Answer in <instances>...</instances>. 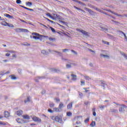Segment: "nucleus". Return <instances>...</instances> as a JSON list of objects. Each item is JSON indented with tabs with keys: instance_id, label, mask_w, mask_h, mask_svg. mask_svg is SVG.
<instances>
[{
	"instance_id": "f257e3e1",
	"label": "nucleus",
	"mask_w": 127,
	"mask_h": 127,
	"mask_svg": "<svg viewBox=\"0 0 127 127\" xmlns=\"http://www.w3.org/2000/svg\"><path fill=\"white\" fill-rule=\"evenodd\" d=\"M30 38H33L34 40H42L43 39V36L37 33H33L32 35L30 36Z\"/></svg>"
},
{
	"instance_id": "f03ea898",
	"label": "nucleus",
	"mask_w": 127,
	"mask_h": 127,
	"mask_svg": "<svg viewBox=\"0 0 127 127\" xmlns=\"http://www.w3.org/2000/svg\"><path fill=\"white\" fill-rule=\"evenodd\" d=\"M76 31L78 32H81L84 35V36H85L86 37H88V36H89V33L87 32L84 30H82L81 29H76Z\"/></svg>"
},
{
	"instance_id": "7ed1b4c3",
	"label": "nucleus",
	"mask_w": 127,
	"mask_h": 127,
	"mask_svg": "<svg viewBox=\"0 0 127 127\" xmlns=\"http://www.w3.org/2000/svg\"><path fill=\"white\" fill-rule=\"evenodd\" d=\"M100 56L101 57H103L105 59H110L111 58V56L110 55V54L107 53H103V54H100Z\"/></svg>"
},
{
	"instance_id": "20e7f679",
	"label": "nucleus",
	"mask_w": 127,
	"mask_h": 127,
	"mask_svg": "<svg viewBox=\"0 0 127 127\" xmlns=\"http://www.w3.org/2000/svg\"><path fill=\"white\" fill-rule=\"evenodd\" d=\"M15 31L16 32H28V30L22 28H16L15 29Z\"/></svg>"
},
{
	"instance_id": "39448f33",
	"label": "nucleus",
	"mask_w": 127,
	"mask_h": 127,
	"mask_svg": "<svg viewBox=\"0 0 127 127\" xmlns=\"http://www.w3.org/2000/svg\"><path fill=\"white\" fill-rule=\"evenodd\" d=\"M5 52H6V53L5 54V56H6L7 57H9L10 56V53H14V51H9L8 50H6L5 51Z\"/></svg>"
},
{
	"instance_id": "423d86ee",
	"label": "nucleus",
	"mask_w": 127,
	"mask_h": 127,
	"mask_svg": "<svg viewBox=\"0 0 127 127\" xmlns=\"http://www.w3.org/2000/svg\"><path fill=\"white\" fill-rule=\"evenodd\" d=\"M32 119L34 122H36V123H40L41 122V119L39 118L36 117V116L33 117Z\"/></svg>"
},
{
	"instance_id": "0eeeda50",
	"label": "nucleus",
	"mask_w": 127,
	"mask_h": 127,
	"mask_svg": "<svg viewBox=\"0 0 127 127\" xmlns=\"http://www.w3.org/2000/svg\"><path fill=\"white\" fill-rule=\"evenodd\" d=\"M125 107H126V106L124 105H120V108L119 109L120 113H123L125 112Z\"/></svg>"
},
{
	"instance_id": "6e6552de",
	"label": "nucleus",
	"mask_w": 127,
	"mask_h": 127,
	"mask_svg": "<svg viewBox=\"0 0 127 127\" xmlns=\"http://www.w3.org/2000/svg\"><path fill=\"white\" fill-rule=\"evenodd\" d=\"M55 121L58 123H59L60 124H62V120H61V119L59 118V116H56Z\"/></svg>"
},
{
	"instance_id": "1a4fd4ad",
	"label": "nucleus",
	"mask_w": 127,
	"mask_h": 127,
	"mask_svg": "<svg viewBox=\"0 0 127 127\" xmlns=\"http://www.w3.org/2000/svg\"><path fill=\"white\" fill-rule=\"evenodd\" d=\"M16 121L18 122V124H24V123H25V122H24V120L20 119L19 118L16 119Z\"/></svg>"
},
{
	"instance_id": "9d476101",
	"label": "nucleus",
	"mask_w": 127,
	"mask_h": 127,
	"mask_svg": "<svg viewBox=\"0 0 127 127\" xmlns=\"http://www.w3.org/2000/svg\"><path fill=\"white\" fill-rule=\"evenodd\" d=\"M53 20H55L56 19H60V16L57 14H56V15H54V16H53Z\"/></svg>"
},
{
	"instance_id": "9b49d317",
	"label": "nucleus",
	"mask_w": 127,
	"mask_h": 127,
	"mask_svg": "<svg viewBox=\"0 0 127 127\" xmlns=\"http://www.w3.org/2000/svg\"><path fill=\"white\" fill-rule=\"evenodd\" d=\"M30 96H27L26 99L24 100L25 104H27V103H29L30 102Z\"/></svg>"
},
{
	"instance_id": "f8f14e48",
	"label": "nucleus",
	"mask_w": 127,
	"mask_h": 127,
	"mask_svg": "<svg viewBox=\"0 0 127 127\" xmlns=\"http://www.w3.org/2000/svg\"><path fill=\"white\" fill-rule=\"evenodd\" d=\"M4 118H9L10 116L9 113H8L7 111H5L4 113Z\"/></svg>"
},
{
	"instance_id": "ddd939ff",
	"label": "nucleus",
	"mask_w": 127,
	"mask_h": 127,
	"mask_svg": "<svg viewBox=\"0 0 127 127\" xmlns=\"http://www.w3.org/2000/svg\"><path fill=\"white\" fill-rule=\"evenodd\" d=\"M17 57V56L16 55V52L15 51H14V53H12V58L13 59H15Z\"/></svg>"
},
{
	"instance_id": "4468645a",
	"label": "nucleus",
	"mask_w": 127,
	"mask_h": 127,
	"mask_svg": "<svg viewBox=\"0 0 127 127\" xmlns=\"http://www.w3.org/2000/svg\"><path fill=\"white\" fill-rule=\"evenodd\" d=\"M9 77L11 79V80H16V76L13 74L9 75Z\"/></svg>"
},
{
	"instance_id": "2eb2a0df",
	"label": "nucleus",
	"mask_w": 127,
	"mask_h": 127,
	"mask_svg": "<svg viewBox=\"0 0 127 127\" xmlns=\"http://www.w3.org/2000/svg\"><path fill=\"white\" fill-rule=\"evenodd\" d=\"M71 77H72V80H73V81H76V80H77V76L75 74H71Z\"/></svg>"
},
{
	"instance_id": "dca6fc26",
	"label": "nucleus",
	"mask_w": 127,
	"mask_h": 127,
	"mask_svg": "<svg viewBox=\"0 0 127 127\" xmlns=\"http://www.w3.org/2000/svg\"><path fill=\"white\" fill-rule=\"evenodd\" d=\"M72 107H73V104H72V103H70L68 104V105L67 106V110H70L71 109V108H72Z\"/></svg>"
},
{
	"instance_id": "f3484780",
	"label": "nucleus",
	"mask_w": 127,
	"mask_h": 127,
	"mask_svg": "<svg viewBox=\"0 0 127 127\" xmlns=\"http://www.w3.org/2000/svg\"><path fill=\"white\" fill-rule=\"evenodd\" d=\"M54 110V112H56L57 113L60 112V108H57V107H55L53 108Z\"/></svg>"
},
{
	"instance_id": "a211bd4d",
	"label": "nucleus",
	"mask_w": 127,
	"mask_h": 127,
	"mask_svg": "<svg viewBox=\"0 0 127 127\" xmlns=\"http://www.w3.org/2000/svg\"><path fill=\"white\" fill-rule=\"evenodd\" d=\"M22 114H23V112L21 110H19L16 112V115L19 116H21Z\"/></svg>"
},
{
	"instance_id": "6ab92c4d",
	"label": "nucleus",
	"mask_w": 127,
	"mask_h": 127,
	"mask_svg": "<svg viewBox=\"0 0 127 127\" xmlns=\"http://www.w3.org/2000/svg\"><path fill=\"white\" fill-rule=\"evenodd\" d=\"M41 54H43L44 55H47V54H48V52H46L45 50H42L41 51Z\"/></svg>"
},
{
	"instance_id": "aec40b11",
	"label": "nucleus",
	"mask_w": 127,
	"mask_h": 127,
	"mask_svg": "<svg viewBox=\"0 0 127 127\" xmlns=\"http://www.w3.org/2000/svg\"><path fill=\"white\" fill-rule=\"evenodd\" d=\"M59 109H62L63 108H64V104L63 103L61 102L59 106Z\"/></svg>"
},
{
	"instance_id": "412c9836",
	"label": "nucleus",
	"mask_w": 127,
	"mask_h": 127,
	"mask_svg": "<svg viewBox=\"0 0 127 127\" xmlns=\"http://www.w3.org/2000/svg\"><path fill=\"white\" fill-rule=\"evenodd\" d=\"M26 5L27 6H31V5H32V2H29V1H27V2H26Z\"/></svg>"
},
{
	"instance_id": "4be33fe9",
	"label": "nucleus",
	"mask_w": 127,
	"mask_h": 127,
	"mask_svg": "<svg viewBox=\"0 0 127 127\" xmlns=\"http://www.w3.org/2000/svg\"><path fill=\"white\" fill-rule=\"evenodd\" d=\"M96 126V122L95 121H93L91 124H90L91 127H94Z\"/></svg>"
},
{
	"instance_id": "5701e85b",
	"label": "nucleus",
	"mask_w": 127,
	"mask_h": 127,
	"mask_svg": "<svg viewBox=\"0 0 127 127\" xmlns=\"http://www.w3.org/2000/svg\"><path fill=\"white\" fill-rule=\"evenodd\" d=\"M23 119H25L26 120H29V119H30L28 115H23Z\"/></svg>"
},
{
	"instance_id": "b1692460",
	"label": "nucleus",
	"mask_w": 127,
	"mask_h": 127,
	"mask_svg": "<svg viewBox=\"0 0 127 127\" xmlns=\"http://www.w3.org/2000/svg\"><path fill=\"white\" fill-rule=\"evenodd\" d=\"M1 24L4 26H7V23L6 22L3 21L1 22Z\"/></svg>"
},
{
	"instance_id": "393cba45",
	"label": "nucleus",
	"mask_w": 127,
	"mask_h": 127,
	"mask_svg": "<svg viewBox=\"0 0 127 127\" xmlns=\"http://www.w3.org/2000/svg\"><path fill=\"white\" fill-rule=\"evenodd\" d=\"M67 117H72V113L70 112H66Z\"/></svg>"
},
{
	"instance_id": "a878e982",
	"label": "nucleus",
	"mask_w": 127,
	"mask_h": 127,
	"mask_svg": "<svg viewBox=\"0 0 127 127\" xmlns=\"http://www.w3.org/2000/svg\"><path fill=\"white\" fill-rule=\"evenodd\" d=\"M7 26H8V27H11V28L14 27V26H13L12 24H9L8 23H7Z\"/></svg>"
},
{
	"instance_id": "bb28decb",
	"label": "nucleus",
	"mask_w": 127,
	"mask_h": 127,
	"mask_svg": "<svg viewBox=\"0 0 127 127\" xmlns=\"http://www.w3.org/2000/svg\"><path fill=\"white\" fill-rule=\"evenodd\" d=\"M46 15L47 16H49V17H50L51 18H52V19H53V16H52V15H51V14H50V13H46Z\"/></svg>"
},
{
	"instance_id": "cd10ccee",
	"label": "nucleus",
	"mask_w": 127,
	"mask_h": 127,
	"mask_svg": "<svg viewBox=\"0 0 127 127\" xmlns=\"http://www.w3.org/2000/svg\"><path fill=\"white\" fill-rule=\"evenodd\" d=\"M84 78L86 80H88V81H90V80H91V78H90L89 76L87 75H85Z\"/></svg>"
},
{
	"instance_id": "c85d7f7f",
	"label": "nucleus",
	"mask_w": 127,
	"mask_h": 127,
	"mask_svg": "<svg viewBox=\"0 0 127 127\" xmlns=\"http://www.w3.org/2000/svg\"><path fill=\"white\" fill-rule=\"evenodd\" d=\"M72 67V64H66V68H71Z\"/></svg>"
},
{
	"instance_id": "c756f323",
	"label": "nucleus",
	"mask_w": 127,
	"mask_h": 127,
	"mask_svg": "<svg viewBox=\"0 0 127 127\" xmlns=\"http://www.w3.org/2000/svg\"><path fill=\"white\" fill-rule=\"evenodd\" d=\"M55 104L53 103H50V108H54Z\"/></svg>"
},
{
	"instance_id": "7c9ffc66",
	"label": "nucleus",
	"mask_w": 127,
	"mask_h": 127,
	"mask_svg": "<svg viewBox=\"0 0 127 127\" xmlns=\"http://www.w3.org/2000/svg\"><path fill=\"white\" fill-rule=\"evenodd\" d=\"M50 28L51 29L52 32H53L54 33H55L56 32L55 29L53 28L52 27H50Z\"/></svg>"
},
{
	"instance_id": "2f4dec72",
	"label": "nucleus",
	"mask_w": 127,
	"mask_h": 127,
	"mask_svg": "<svg viewBox=\"0 0 127 127\" xmlns=\"http://www.w3.org/2000/svg\"><path fill=\"white\" fill-rule=\"evenodd\" d=\"M49 39L50 41H55V40H56L55 38H51V37L49 38Z\"/></svg>"
},
{
	"instance_id": "473e14b6",
	"label": "nucleus",
	"mask_w": 127,
	"mask_h": 127,
	"mask_svg": "<svg viewBox=\"0 0 127 127\" xmlns=\"http://www.w3.org/2000/svg\"><path fill=\"white\" fill-rule=\"evenodd\" d=\"M88 51H89V52H91L92 54H95V51H93L91 49H88Z\"/></svg>"
},
{
	"instance_id": "72a5a7b5",
	"label": "nucleus",
	"mask_w": 127,
	"mask_h": 127,
	"mask_svg": "<svg viewBox=\"0 0 127 127\" xmlns=\"http://www.w3.org/2000/svg\"><path fill=\"white\" fill-rule=\"evenodd\" d=\"M111 112H112V113H118V111L117 109H112Z\"/></svg>"
},
{
	"instance_id": "f704fd0d",
	"label": "nucleus",
	"mask_w": 127,
	"mask_h": 127,
	"mask_svg": "<svg viewBox=\"0 0 127 127\" xmlns=\"http://www.w3.org/2000/svg\"><path fill=\"white\" fill-rule=\"evenodd\" d=\"M89 121H90V119L89 118H87V119L85 120L84 123L85 124H87V123H89Z\"/></svg>"
},
{
	"instance_id": "c9c22d12",
	"label": "nucleus",
	"mask_w": 127,
	"mask_h": 127,
	"mask_svg": "<svg viewBox=\"0 0 127 127\" xmlns=\"http://www.w3.org/2000/svg\"><path fill=\"white\" fill-rule=\"evenodd\" d=\"M0 125L6 126V124L3 123V122L0 121Z\"/></svg>"
},
{
	"instance_id": "e433bc0d",
	"label": "nucleus",
	"mask_w": 127,
	"mask_h": 127,
	"mask_svg": "<svg viewBox=\"0 0 127 127\" xmlns=\"http://www.w3.org/2000/svg\"><path fill=\"white\" fill-rule=\"evenodd\" d=\"M25 9H27L28 10H30L31 11H34L33 9H30L27 7H24Z\"/></svg>"
},
{
	"instance_id": "4c0bfd02",
	"label": "nucleus",
	"mask_w": 127,
	"mask_h": 127,
	"mask_svg": "<svg viewBox=\"0 0 127 127\" xmlns=\"http://www.w3.org/2000/svg\"><path fill=\"white\" fill-rule=\"evenodd\" d=\"M48 112H49V113H54V110H52L51 109H48Z\"/></svg>"
},
{
	"instance_id": "58836bf2",
	"label": "nucleus",
	"mask_w": 127,
	"mask_h": 127,
	"mask_svg": "<svg viewBox=\"0 0 127 127\" xmlns=\"http://www.w3.org/2000/svg\"><path fill=\"white\" fill-rule=\"evenodd\" d=\"M55 118H56V116H51V119L53 121H55Z\"/></svg>"
},
{
	"instance_id": "ea45409f",
	"label": "nucleus",
	"mask_w": 127,
	"mask_h": 127,
	"mask_svg": "<svg viewBox=\"0 0 127 127\" xmlns=\"http://www.w3.org/2000/svg\"><path fill=\"white\" fill-rule=\"evenodd\" d=\"M71 52H72V53H73V54H74V55H77L78 54L77 53V52H76V51L72 50H71Z\"/></svg>"
},
{
	"instance_id": "a19ab883",
	"label": "nucleus",
	"mask_w": 127,
	"mask_h": 127,
	"mask_svg": "<svg viewBox=\"0 0 127 127\" xmlns=\"http://www.w3.org/2000/svg\"><path fill=\"white\" fill-rule=\"evenodd\" d=\"M102 42L104 44H107V45H109V42L106 41H102Z\"/></svg>"
},
{
	"instance_id": "79ce46f5",
	"label": "nucleus",
	"mask_w": 127,
	"mask_h": 127,
	"mask_svg": "<svg viewBox=\"0 0 127 127\" xmlns=\"http://www.w3.org/2000/svg\"><path fill=\"white\" fill-rule=\"evenodd\" d=\"M55 52H56V53H58V55H59L60 56H62V53H61V52H59L57 51H55Z\"/></svg>"
},
{
	"instance_id": "37998d69",
	"label": "nucleus",
	"mask_w": 127,
	"mask_h": 127,
	"mask_svg": "<svg viewBox=\"0 0 127 127\" xmlns=\"http://www.w3.org/2000/svg\"><path fill=\"white\" fill-rule=\"evenodd\" d=\"M80 82L81 83V85H85V80H81Z\"/></svg>"
},
{
	"instance_id": "c03bdc74",
	"label": "nucleus",
	"mask_w": 127,
	"mask_h": 127,
	"mask_svg": "<svg viewBox=\"0 0 127 127\" xmlns=\"http://www.w3.org/2000/svg\"><path fill=\"white\" fill-rule=\"evenodd\" d=\"M75 8H76V9H77L78 10H80L81 11H84L82 9H81L76 6H74Z\"/></svg>"
},
{
	"instance_id": "a18cd8bd",
	"label": "nucleus",
	"mask_w": 127,
	"mask_h": 127,
	"mask_svg": "<svg viewBox=\"0 0 127 127\" xmlns=\"http://www.w3.org/2000/svg\"><path fill=\"white\" fill-rule=\"evenodd\" d=\"M16 3H18V4L21 3V0H16Z\"/></svg>"
},
{
	"instance_id": "49530a36",
	"label": "nucleus",
	"mask_w": 127,
	"mask_h": 127,
	"mask_svg": "<svg viewBox=\"0 0 127 127\" xmlns=\"http://www.w3.org/2000/svg\"><path fill=\"white\" fill-rule=\"evenodd\" d=\"M67 51H68V49H63V52H66Z\"/></svg>"
},
{
	"instance_id": "de8ad7c7",
	"label": "nucleus",
	"mask_w": 127,
	"mask_h": 127,
	"mask_svg": "<svg viewBox=\"0 0 127 127\" xmlns=\"http://www.w3.org/2000/svg\"><path fill=\"white\" fill-rule=\"evenodd\" d=\"M96 10H97V11H99V12H102V10L98 8H95Z\"/></svg>"
},
{
	"instance_id": "09e8293b",
	"label": "nucleus",
	"mask_w": 127,
	"mask_h": 127,
	"mask_svg": "<svg viewBox=\"0 0 127 127\" xmlns=\"http://www.w3.org/2000/svg\"><path fill=\"white\" fill-rule=\"evenodd\" d=\"M10 15L8 14H4V16H5L6 17H7L8 18V17H9V16Z\"/></svg>"
},
{
	"instance_id": "8fccbe9b",
	"label": "nucleus",
	"mask_w": 127,
	"mask_h": 127,
	"mask_svg": "<svg viewBox=\"0 0 127 127\" xmlns=\"http://www.w3.org/2000/svg\"><path fill=\"white\" fill-rule=\"evenodd\" d=\"M40 24L41 25H43V26H44V27H46V28H48L47 27V26H45V25L41 23H40Z\"/></svg>"
},
{
	"instance_id": "3c124183",
	"label": "nucleus",
	"mask_w": 127,
	"mask_h": 127,
	"mask_svg": "<svg viewBox=\"0 0 127 127\" xmlns=\"http://www.w3.org/2000/svg\"><path fill=\"white\" fill-rule=\"evenodd\" d=\"M93 110H94V112H93V116H94V117H96V112H95V109Z\"/></svg>"
},
{
	"instance_id": "603ef678",
	"label": "nucleus",
	"mask_w": 127,
	"mask_h": 127,
	"mask_svg": "<svg viewBox=\"0 0 127 127\" xmlns=\"http://www.w3.org/2000/svg\"><path fill=\"white\" fill-rule=\"evenodd\" d=\"M103 30L104 31H105V32H107V31H108V29L104 28L103 29Z\"/></svg>"
},
{
	"instance_id": "864d4df0",
	"label": "nucleus",
	"mask_w": 127,
	"mask_h": 127,
	"mask_svg": "<svg viewBox=\"0 0 127 127\" xmlns=\"http://www.w3.org/2000/svg\"><path fill=\"white\" fill-rule=\"evenodd\" d=\"M123 56H124L125 58L127 59V56L125 54H123Z\"/></svg>"
},
{
	"instance_id": "5fc2aeb1",
	"label": "nucleus",
	"mask_w": 127,
	"mask_h": 127,
	"mask_svg": "<svg viewBox=\"0 0 127 127\" xmlns=\"http://www.w3.org/2000/svg\"><path fill=\"white\" fill-rule=\"evenodd\" d=\"M3 118H4V117H3V115H0V120L1 119H3Z\"/></svg>"
},
{
	"instance_id": "6e6d98bb",
	"label": "nucleus",
	"mask_w": 127,
	"mask_h": 127,
	"mask_svg": "<svg viewBox=\"0 0 127 127\" xmlns=\"http://www.w3.org/2000/svg\"><path fill=\"white\" fill-rule=\"evenodd\" d=\"M8 18H9L10 19H12V18H13V16L10 15Z\"/></svg>"
},
{
	"instance_id": "4d7b16f0",
	"label": "nucleus",
	"mask_w": 127,
	"mask_h": 127,
	"mask_svg": "<svg viewBox=\"0 0 127 127\" xmlns=\"http://www.w3.org/2000/svg\"><path fill=\"white\" fill-rule=\"evenodd\" d=\"M102 86H103V87H105V86H107V85L106 84H105V82H103Z\"/></svg>"
},
{
	"instance_id": "13d9d810",
	"label": "nucleus",
	"mask_w": 127,
	"mask_h": 127,
	"mask_svg": "<svg viewBox=\"0 0 127 127\" xmlns=\"http://www.w3.org/2000/svg\"><path fill=\"white\" fill-rule=\"evenodd\" d=\"M87 10L90 12V13H92L93 12V11H92L89 9H87Z\"/></svg>"
},
{
	"instance_id": "bf43d9fd",
	"label": "nucleus",
	"mask_w": 127,
	"mask_h": 127,
	"mask_svg": "<svg viewBox=\"0 0 127 127\" xmlns=\"http://www.w3.org/2000/svg\"><path fill=\"white\" fill-rule=\"evenodd\" d=\"M100 109H104L105 108V106H101L99 107Z\"/></svg>"
},
{
	"instance_id": "052dcab7",
	"label": "nucleus",
	"mask_w": 127,
	"mask_h": 127,
	"mask_svg": "<svg viewBox=\"0 0 127 127\" xmlns=\"http://www.w3.org/2000/svg\"><path fill=\"white\" fill-rule=\"evenodd\" d=\"M76 124H77V125H80V124H81V122H78V121H77V122H76Z\"/></svg>"
},
{
	"instance_id": "680f3d73",
	"label": "nucleus",
	"mask_w": 127,
	"mask_h": 127,
	"mask_svg": "<svg viewBox=\"0 0 127 127\" xmlns=\"http://www.w3.org/2000/svg\"><path fill=\"white\" fill-rule=\"evenodd\" d=\"M61 22H62V23H63L64 24H66V22H65L64 21H61Z\"/></svg>"
},
{
	"instance_id": "e2e57ef3",
	"label": "nucleus",
	"mask_w": 127,
	"mask_h": 127,
	"mask_svg": "<svg viewBox=\"0 0 127 127\" xmlns=\"http://www.w3.org/2000/svg\"><path fill=\"white\" fill-rule=\"evenodd\" d=\"M114 13L115 14V15H117L118 16H120V15L118 14V13Z\"/></svg>"
},
{
	"instance_id": "0e129e2a",
	"label": "nucleus",
	"mask_w": 127,
	"mask_h": 127,
	"mask_svg": "<svg viewBox=\"0 0 127 127\" xmlns=\"http://www.w3.org/2000/svg\"><path fill=\"white\" fill-rule=\"evenodd\" d=\"M55 100H56V101H57V102H59L60 100H59V99H55Z\"/></svg>"
},
{
	"instance_id": "69168bd1",
	"label": "nucleus",
	"mask_w": 127,
	"mask_h": 127,
	"mask_svg": "<svg viewBox=\"0 0 127 127\" xmlns=\"http://www.w3.org/2000/svg\"><path fill=\"white\" fill-rule=\"evenodd\" d=\"M44 18H45V19H46V20H48V21H49V20H50V19H48V18H46V17H44Z\"/></svg>"
},
{
	"instance_id": "338daca9",
	"label": "nucleus",
	"mask_w": 127,
	"mask_h": 127,
	"mask_svg": "<svg viewBox=\"0 0 127 127\" xmlns=\"http://www.w3.org/2000/svg\"><path fill=\"white\" fill-rule=\"evenodd\" d=\"M3 62H7V60H3Z\"/></svg>"
},
{
	"instance_id": "774afa93",
	"label": "nucleus",
	"mask_w": 127,
	"mask_h": 127,
	"mask_svg": "<svg viewBox=\"0 0 127 127\" xmlns=\"http://www.w3.org/2000/svg\"><path fill=\"white\" fill-rule=\"evenodd\" d=\"M20 20L22 21V22H25V21L24 20H23L20 19Z\"/></svg>"
}]
</instances>
